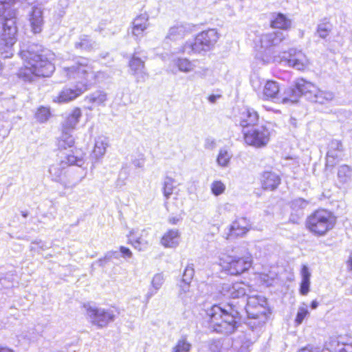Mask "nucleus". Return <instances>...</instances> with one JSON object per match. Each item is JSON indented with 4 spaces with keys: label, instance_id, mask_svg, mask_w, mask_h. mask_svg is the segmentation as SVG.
<instances>
[{
    "label": "nucleus",
    "instance_id": "obj_23",
    "mask_svg": "<svg viewBox=\"0 0 352 352\" xmlns=\"http://www.w3.org/2000/svg\"><path fill=\"white\" fill-rule=\"evenodd\" d=\"M261 182L263 189L274 190L280 184V178L274 172L265 171L262 174Z\"/></svg>",
    "mask_w": 352,
    "mask_h": 352
},
{
    "label": "nucleus",
    "instance_id": "obj_19",
    "mask_svg": "<svg viewBox=\"0 0 352 352\" xmlns=\"http://www.w3.org/2000/svg\"><path fill=\"white\" fill-rule=\"evenodd\" d=\"M194 25L188 23H177L168 30L166 38L177 41L192 32Z\"/></svg>",
    "mask_w": 352,
    "mask_h": 352
},
{
    "label": "nucleus",
    "instance_id": "obj_21",
    "mask_svg": "<svg viewBox=\"0 0 352 352\" xmlns=\"http://www.w3.org/2000/svg\"><path fill=\"white\" fill-rule=\"evenodd\" d=\"M148 21L149 16L146 12L140 14L134 19L132 23V34L136 37V38L143 36L144 32L149 26Z\"/></svg>",
    "mask_w": 352,
    "mask_h": 352
},
{
    "label": "nucleus",
    "instance_id": "obj_44",
    "mask_svg": "<svg viewBox=\"0 0 352 352\" xmlns=\"http://www.w3.org/2000/svg\"><path fill=\"white\" fill-rule=\"evenodd\" d=\"M191 344L187 341L186 338H182L177 341L171 352H189Z\"/></svg>",
    "mask_w": 352,
    "mask_h": 352
},
{
    "label": "nucleus",
    "instance_id": "obj_13",
    "mask_svg": "<svg viewBox=\"0 0 352 352\" xmlns=\"http://www.w3.org/2000/svg\"><path fill=\"white\" fill-rule=\"evenodd\" d=\"M252 228V223L250 219L246 217H239L232 222L229 227V233L226 236V239H229L232 237L243 236Z\"/></svg>",
    "mask_w": 352,
    "mask_h": 352
},
{
    "label": "nucleus",
    "instance_id": "obj_43",
    "mask_svg": "<svg viewBox=\"0 0 352 352\" xmlns=\"http://www.w3.org/2000/svg\"><path fill=\"white\" fill-rule=\"evenodd\" d=\"M332 30V25L329 22L322 23L318 25L316 34L321 38H326Z\"/></svg>",
    "mask_w": 352,
    "mask_h": 352
},
{
    "label": "nucleus",
    "instance_id": "obj_11",
    "mask_svg": "<svg viewBox=\"0 0 352 352\" xmlns=\"http://www.w3.org/2000/svg\"><path fill=\"white\" fill-rule=\"evenodd\" d=\"M270 133L265 126L252 128L244 132L245 143L255 148L265 146L270 141Z\"/></svg>",
    "mask_w": 352,
    "mask_h": 352
},
{
    "label": "nucleus",
    "instance_id": "obj_36",
    "mask_svg": "<svg viewBox=\"0 0 352 352\" xmlns=\"http://www.w3.org/2000/svg\"><path fill=\"white\" fill-rule=\"evenodd\" d=\"M291 25L292 21L281 13L276 14L271 21V26L274 28L288 30Z\"/></svg>",
    "mask_w": 352,
    "mask_h": 352
},
{
    "label": "nucleus",
    "instance_id": "obj_50",
    "mask_svg": "<svg viewBox=\"0 0 352 352\" xmlns=\"http://www.w3.org/2000/svg\"><path fill=\"white\" fill-rule=\"evenodd\" d=\"M16 0H0V16L5 15Z\"/></svg>",
    "mask_w": 352,
    "mask_h": 352
},
{
    "label": "nucleus",
    "instance_id": "obj_39",
    "mask_svg": "<svg viewBox=\"0 0 352 352\" xmlns=\"http://www.w3.org/2000/svg\"><path fill=\"white\" fill-rule=\"evenodd\" d=\"M174 65L184 73H190L194 70L195 65L188 58H179L174 60Z\"/></svg>",
    "mask_w": 352,
    "mask_h": 352
},
{
    "label": "nucleus",
    "instance_id": "obj_3",
    "mask_svg": "<svg viewBox=\"0 0 352 352\" xmlns=\"http://www.w3.org/2000/svg\"><path fill=\"white\" fill-rule=\"evenodd\" d=\"M210 328L212 331L223 334H230L236 329V320L240 318V313L234 306L228 305L222 308L214 305L207 311Z\"/></svg>",
    "mask_w": 352,
    "mask_h": 352
},
{
    "label": "nucleus",
    "instance_id": "obj_30",
    "mask_svg": "<svg viewBox=\"0 0 352 352\" xmlns=\"http://www.w3.org/2000/svg\"><path fill=\"white\" fill-rule=\"evenodd\" d=\"M298 90L296 88V84L294 87H289L285 89L280 97V102L283 104L295 103L300 98Z\"/></svg>",
    "mask_w": 352,
    "mask_h": 352
},
{
    "label": "nucleus",
    "instance_id": "obj_26",
    "mask_svg": "<svg viewBox=\"0 0 352 352\" xmlns=\"http://www.w3.org/2000/svg\"><path fill=\"white\" fill-rule=\"evenodd\" d=\"M81 116V110L79 108L74 109L63 122V131L71 132L74 130L78 123L79 119Z\"/></svg>",
    "mask_w": 352,
    "mask_h": 352
},
{
    "label": "nucleus",
    "instance_id": "obj_59",
    "mask_svg": "<svg viewBox=\"0 0 352 352\" xmlns=\"http://www.w3.org/2000/svg\"><path fill=\"white\" fill-rule=\"evenodd\" d=\"M298 352H319V351L309 347H305L300 349Z\"/></svg>",
    "mask_w": 352,
    "mask_h": 352
},
{
    "label": "nucleus",
    "instance_id": "obj_52",
    "mask_svg": "<svg viewBox=\"0 0 352 352\" xmlns=\"http://www.w3.org/2000/svg\"><path fill=\"white\" fill-rule=\"evenodd\" d=\"M194 273L195 272L192 265H187L184 270L182 280L184 281L185 283H191V280L194 276Z\"/></svg>",
    "mask_w": 352,
    "mask_h": 352
},
{
    "label": "nucleus",
    "instance_id": "obj_35",
    "mask_svg": "<svg viewBox=\"0 0 352 352\" xmlns=\"http://www.w3.org/2000/svg\"><path fill=\"white\" fill-rule=\"evenodd\" d=\"M338 182L342 184H349L352 179V168L348 165L344 164L339 166L337 173Z\"/></svg>",
    "mask_w": 352,
    "mask_h": 352
},
{
    "label": "nucleus",
    "instance_id": "obj_20",
    "mask_svg": "<svg viewBox=\"0 0 352 352\" xmlns=\"http://www.w3.org/2000/svg\"><path fill=\"white\" fill-rule=\"evenodd\" d=\"M342 150V144L340 141L332 140L329 145L327 153L326 166H334L337 160L340 158Z\"/></svg>",
    "mask_w": 352,
    "mask_h": 352
},
{
    "label": "nucleus",
    "instance_id": "obj_12",
    "mask_svg": "<svg viewBox=\"0 0 352 352\" xmlns=\"http://www.w3.org/2000/svg\"><path fill=\"white\" fill-rule=\"evenodd\" d=\"M280 62L297 70H304L309 64L306 55L294 48L289 49L287 54L284 52L280 56Z\"/></svg>",
    "mask_w": 352,
    "mask_h": 352
},
{
    "label": "nucleus",
    "instance_id": "obj_56",
    "mask_svg": "<svg viewBox=\"0 0 352 352\" xmlns=\"http://www.w3.org/2000/svg\"><path fill=\"white\" fill-rule=\"evenodd\" d=\"M204 146L207 149H213L216 146V142L212 138H207Z\"/></svg>",
    "mask_w": 352,
    "mask_h": 352
},
{
    "label": "nucleus",
    "instance_id": "obj_18",
    "mask_svg": "<svg viewBox=\"0 0 352 352\" xmlns=\"http://www.w3.org/2000/svg\"><path fill=\"white\" fill-rule=\"evenodd\" d=\"M129 67L138 82H143L148 79V74L146 72L144 63L140 58L133 55L129 62Z\"/></svg>",
    "mask_w": 352,
    "mask_h": 352
},
{
    "label": "nucleus",
    "instance_id": "obj_27",
    "mask_svg": "<svg viewBox=\"0 0 352 352\" xmlns=\"http://www.w3.org/2000/svg\"><path fill=\"white\" fill-rule=\"evenodd\" d=\"M280 91V87L276 81L268 80L265 83L263 88V97L265 99H274L276 98L280 102V98L277 97Z\"/></svg>",
    "mask_w": 352,
    "mask_h": 352
},
{
    "label": "nucleus",
    "instance_id": "obj_33",
    "mask_svg": "<svg viewBox=\"0 0 352 352\" xmlns=\"http://www.w3.org/2000/svg\"><path fill=\"white\" fill-rule=\"evenodd\" d=\"M165 281L163 273H157L153 276L151 280V286L146 294V298L149 299L162 287Z\"/></svg>",
    "mask_w": 352,
    "mask_h": 352
},
{
    "label": "nucleus",
    "instance_id": "obj_42",
    "mask_svg": "<svg viewBox=\"0 0 352 352\" xmlns=\"http://www.w3.org/2000/svg\"><path fill=\"white\" fill-rule=\"evenodd\" d=\"M308 201L302 198H297L294 199L290 204L292 210L296 212L299 213L298 214H302V210L305 209L307 205Z\"/></svg>",
    "mask_w": 352,
    "mask_h": 352
},
{
    "label": "nucleus",
    "instance_id": "obj_49",
    "mask_svg": "<svg viewBox=\"0 0 352 352\" xmlns=\"http://www.w3.org/2000/svg\"><path fill=\"white\" fill-rule=\"evenodd\" d=\"M226 190L225 184L221 181H214L211 184V190L212 192L215 196H219L223 193Z\"/></svg>",
    "mask_w": 352,
    "mask_h": 352
},
{
    "label": "nucleus",
    "instance_id": "obj_58",
    "mask_svg": "<svg viewBox=\"0 0 352 352\" xmlns=\"http://www.w3.org/2000/svg\"><path fill=\"white\" fill-rule=\"evenodd\" d=\"M221 98V95H214V94H212L210 96H208V101L210 102V103H215L217 100Z\"/></svg>",
    "mask_w": 352,
    "mask_h": 352
},
{
    "label": "nucleus",
    "instance_id": "obj_37",
    "mask_svg": "<svg viewBox=\"0 0 352 352\" xmlns=\"http://www.w3.org/2000/svg\"><path fill=\"white\" fill-rule=\"evenodd\" d=\"M334 98V94L331 91H322L318 87L314 93L311 102L324 104L331 101Z\"/></svg>",
    "mask_w": 352,
    "mask_h": 352
},
{
    "label": "nucleus",
    "instance_id": "obj_53",
    "mask_svg": "<svg viewBox=\"0 0 352 352\" xmlns=\"http://www.w3.org/2000/svg\"><path fill=\"white\" fill-rule=\"evenodd\" d=\"M144 162H145V158L143 155H140L138 158H135L132 160L133 164L136 168L144 167Z\"/></svg>",
    "mask_w": 352,
    "mask_h": 352
},
{
    "label": "nucleus",
    "instance_id": "obj_10",
    "mask_svg": "<svg viewBox=\"0 0 352 352\" xmlns=\"http://www.w3.org/2000/svg\"><path fill=\"white\" fill-rule=\"evenodd\" d=\"M83 307L89 322L98 328H103L115 320L116 314L112 309H104L90 302L84 304Z\"/></svg>",
    "mask_w": 352,
    "mask_h": 352
},
{
    "label": "nucleus",
    "instance_id": "obj_6",
    "mask_svg": "<svg viewBox=\"0 0 352 352\" xmlns=\"http://www.w3.org/2000/svg\"><path fill=\"white\" fill-rule=\"evenodd\" d=\"M246 313L248 316V324L252 329L263 326L268 318L269 309L267 299L262 296H250L248 298Z\"/></svg>",
    "mask_w": 352,
    "mask_h": 352
},
{
    "label": "nucleus",
    "instance_id": "obj_22",
    "mask_svg": "<svg viewBox=\"0 0 352 352\" xmlns=\"http://www.w3.org/2000/svg\"><path fill=\"white\" fill-rule=\"evenodd\" d=\"M134 233V230H131L129 232L128 235L129 243L131 244L135 249L138 250L139 251L144 250L149 244L148 239V230L147 229H143L141 231L140 236L135 239L133 238Z\"/></svg>",
    "mask_w": 352,
    "mask_h": 352
},
{
    "label": "nucleus",
    "instance_id": "obj_45",
    "mask_svg": "<svg viewBox=\"0 0 352 352\" xmlns=\"http://www.w3.org/2000/svg\"><path fill=\"white\" fill-rule=\"evenodd\" d=\"M231 157L232 155L227 150L221 149L217 159V164L222 167H226L228 165Z\"/></svg>",
    "mask_w": 352,
    "mask_h": 352
},
{
    "label": "nucleus",
    "instance_id": "obj_31",
    "mask_svg": "<svg viewBox=\"0 0 352 352\" xmlns=\"http://www.w3.org/2000/svg\"><path fill=\"white\" fill-rule=\"evenodd\" d=\"M179 297L185 302L189 303L195 300L193 292L190 289V283L181 280L179 285Z\"/></svg>",
    "mask_w": 352,
    "mask_h": 352
},
{
    "label": "nucleus",
    "instance_id": "obj_47",
    "mask_svg": "<svg viewBox=\"0 0 352 352\" xmlns=\"http://www.w3.org/2000/svg\"><path fill=\"white\" fill-rule=\"evenodd\" d=\"M50 116V111L48 108L41 107L38 109L35 117L40 122H46Z\"/></svg>",
    "mask_w": 352,
    "mask_h": 352
},
{
    "label": "nucleus",
    "instance_id": "obj_61",
    "mask_svg": "<svg viewBox=\"0 0 352 352\" xmlns=\"http://www.w3.org/2000/svg\"><path fill=\"white\" fill-rule=\"evenodd\" d=\"M178 221V219H175V218H172V219H169V222L172 224H176Z\"/></svg>",
    "mask_w": 352,
    "mask_h": 352
},
{
    "label": "nucleus",
    "instance_id": "obj_62",
    "mask_svg": "<svg viewBox=\"0 0 352 352\" xmlns=\"http://www.w3.org/2000/svg\"><path fill=\"white\" fill-rule=\"evenodd\" d=\"M0 352H13V351L10 350L9 349L2 348V349H0Z\"/></svg>",
    "mask_w": 352,
    "mask_h": 352
},
{
    "label": "nucleus",
    "instance_id": "obj_25",
    "mask_svg": "<svg viewBox=\"0 0 352 352\" xmlns=\"http://www.w3.org/2000/svg\"><path fill=\"white\" fill-rule=\"evenodd\" d=\"M180 232L177 229L167 231L161 239V244L164 248H174L179 243Z\"/></svg>",
    "mask_w": 352,
    "mask_h": 352
},
{
    "label": "nucleus",
    "instance_id": "obj_4",
    "mask_svg": "<svg viewBox=\"0 0 352 352\" xmlns=\"http://www.w3.org/2000/svg\"><path fill=\"white\" fill-rule=\"evenodd\" d=\"M63 74L68 80H78V85H86V90L93 85L96 77L89 60L84 57L77 58L72 66L64 67Z\"/></svg>",
    "mask_w": 352,
    "mask_h": 352
},
{
    "label": "nucleus",
    "instance_id": "obj_54",
    "mask_svg": "<svg viewBox=\"0 0 352 352\" xmlns=\"http://www.w3.org/2000/svg\"><path fill=\"white\" fill-rule=\"evenodd\" d=\"M120 253L122 254V257H124V258H130L133 256V253L130 250V249L128 248H126L124 246H120Z\"/></svg>",
    "mask_w": 352,
    "mask_h": 352
},
{
    "label": "nucleus",
    "instance_id": "obj_46",
    "mask_svg": "<svg viewBox=\"0 0 352 352\" xmlns=\"http://www.w3.org/2000/svg\"><path fill=\"white\" fill-rule=\"evenodd\" d=\"M174 181L170 177H166L163 183V193L166 199L173 194Z\"/></svg>",
    "mask_w": 352,
    "mask_h": 352
},
{
    "label": "nucleus",
    "instance_id": "obj_8",
    "mask_svg": "<svg viewBox=\"0 0 352 352\" xmlns=\"http://www.w3.org/2000/svg\"><path fill=\"white\" fill-rule=\"evenodd\" d=\"M218 39L219 34L215 29L203 31L197 35L193 42H186L182 52L191 55L209 51L214 47Z\"/></svg>",
    "mask_w": 352,
    "mask_h": 352
},
{
    "label": "nucleus",
    "instance_id": "obj_40",
    "mask_svg": "<svg viewBox=\"0 0 352 352\" xmlns=\"http://www.w3.org/2000/svg\"><path fill=\"white\" fill-rule=\"evenodd\" d=\"M329 352H352V343L345 344L337 341H332L329 343ZM323 352H326L324 351Z\"/></svg>",
    "mask_w": 352,
    "mask_h": 352
},
{
    "label": "nucleus",
    "instance_id": "obj_16",
    "mask_svg": "<svg viewBox=\"0 0 352 352\" xmlns=\"http://www.w3.org/2000/svg\"><path fill=\"white\" fill-rule=\"evenodd\" d=\"M286 38V36L280 31H274L263 34L260 36L261 47L264 50L278 46Z\"/></svg>",
    "mask_w": 352,
    "mask_h": 352
},
{
    "label": "nucleus",
    "instance_id": "obj_28",
    "mask_svg": "<svg viewBox=\"0 0 352 352\" xmlns=\"http://www.w3.org/2000/svg\"><path fill=\"white\" fill-rule=\"evenodd\" d=\"M109 146L108 138L104 136H99L96 138L94 148L93 150V156L96 159L102 157L106 153L107 148Z\"/></svg>",
    "mask_w": 352,
    "mask_h": 352
},
{
    "label": "nucleus",
    "instance_id": "obj_38",
    "mask_svg": "<svg viewBox=\"0 0 352 352\" xmlns=\"http://www.w3.org/2000/svg\"><path fill=\"white\" fill-rule=\"evenodd\" d=\"M74 139L69 131H63L61 136L58 139L57 146L58 149L63 150L73 146Z\"/></svg>",
    "mask_w": 352,
    "mask_h": 352
},
{
    "label": "nucleus",
    "instance_id": "obj_57",
    "mask_svg": "<svg viewBox=\"0 0 352 352\" xmlns=\"http://www.w3.org/2000/svg\"><path fill=\"white\" fill-rule=\"evenodd\" d=\"M208 72L209 69L208 68L203 67L201 68L199 71H197L195 74L200 78H204L207 76Z\"/></svg>",
    "mask_w": 352,
    "mask_h": 352
},
{
    "label": "nucleus",
    "instance_id": "obj_29",
    "mask_svg": "<svg viewBox=\"0 0 352 352\" xmlns=\"http://www.w3.org/2000/svg\"><path fill=\"white\" fill-rule=\"evenodd\" d=\"M107 100V95L101 91H96L85 98V102L89 104L87 108L92 109L95 105L102 104Z\"/></svg>",
    "mask_w": 352,
    "mask_h": 352
},
{
    "label": "nucleus",
    "instance_id": "obj_5",
    "mask_svg": "<svg viewBox=\"0 0 352 352\" xmlns=\"http://www.w3.org/2000/svg\"><path fill=\"white\" fill-rule=\"evenodd\" d=\"M234 255L221 258L223 268L231 275H239L250 268L252 256L245 247L236 248Z\"/></svg>",
    "mask_w": 352,
    "mask_h": 352
},
{
    "label": "nucleus",
    "instance_id": "obj_48",
    "mask_svg": "<svg viewBox=\"0 0 352 352\" xmlns=\"http://www.w3.org/2000/svg\"><path fill=\"white\" fill-rule=\"evenodd\" d=\"M309 313L307 307L306 306L305 304H303L302 306L299 307L298 309V312H297L296 317L295 319V322L296 323V324H298V325L300 324L302 322L305 318L307 315H309Z\"/></svg>",
    "mask_w": 352,
    "mask_h": 352
},
{
    "label": "nucleus",
    "instance_id": "obj_15",
    "mask_svg": "<svg viewBox=\"0 0 352 352\" xmlns=\"http://www.w3.org/2000/svg\"><path fill=\"white\" fill-rule=\"evenodd\" d=\"M249 289L244 283H224L221 286V293L226 297L238 298L246 295Z\"/></svg>",
    "mask_w": 352,
    "mask_h": 352
},
{
    "label": "nucleus",
    "instance_id": "obj_41",
    "mask_svg": "<svg viewBox=\"0 0 352 352\" xmlns=\"http://www.w3.org/2000/svg\"><path fill=\"white\" fill-rule=\"evenodd\" d=\"M96 46V43L92 41L91 39L87 36H82L80 38L79 42L75 43L76 49H81L83 50H91Z\"/></svg>",
    "mask_w": 352,
    "mask_h": 352
},
{
    "label": "nucleus",
    "instance_id": "obj_14",
    "mask_svg": "<svg viewBox=\"0 0 352 352\" xmlns=\"http://www.w3.org/2000/svg\"><path fill=\"white\" fill-rule=\"evenodd\" d=\"M86 91V85H76L74 88L65 87L53 98V101L58 103L68 102L76 99Z\"/></svg>",
    "mask_w": 352,
    "mask_h": 352
},
{
    "label": "nucleus",
    "instance_id": "obj_24",
    "mask_svg": "<svg viewBox=\"0 0 352 352\" xmlns=\"http://www.w3.org/2000/svg\"><path fill=\"white\" fill-rule=\"evenodd\" d=\"M296 88L299 91L300 97L304 96L309 100L311 101L314 93L316 91L317 87L303 78H300L296 80Z\"/></svg>",
    "mask_w": 352,
    "mask_h": 352
},
{
    "label": "nucleus",
    "instance_id": "obj_9",
    "mask_svg": "<svg viewBox=\"0 0 352 352\" xmlns=\"http://www.w3.org/2000/svg\"><path fill=\"white\" fill-rule=\"evenodd\" d=\"M334 223L335 219L329 212L318 210L308 217L307 227L311 232L321 236L331 230Z\"/></svg>",
    "mask_w": 352,
    "mask_h": 352
},
{
    "label": "nucleus",
    "instance_id": "obj_2",
    "mask_svg": "<svg viewBox=\"0 0 352 352\" xmlns=\"http://www.w3.org/2000/svg\"><path fill=\"white\" fill-rule=\"evenodd\" d=\"M82 163V157L67 155L64 159L49 166V177L52 181L60 184L65 190H72L85 179L86 173L77 176L74 171L67 170V167L74 164L81 166Z\"/></svg>",
    "mask_w": 352,
    "mask_h": 352
},
{
    "label": "nucleus",
    "instance_id": "obj_7",
    "mask_svg": "<svg viewBox=\"0 0 352 352\" xmlns=\"http://www.w3.org/2000/svg\"><path fill=\"white\" fill-rule=\"evenodd\" d=\"M16 10H10L4 15V22L0 25V47L8 49L5 50L7 54L5 57H10L12 55L10 50L16 41Z\"/></svg>",
    "mask_w": 352,
    "mask_h": 352
},
{
    "label": "nucleus",
    "instance_id": "obj_63",
    "mask_svg": "<svg viewBox=\"0 0 352 352\" xmlns=\"http://www.w3.org/2000/svg\"><path fill=\"white\" fill-rule=\"evenodd\" d=\"M21 215L23 217H27L28 215V212L27 211H22L21 212Z\"/></svg>",
    "mask_w": 352,
    "mask_h": 352
},
{
    "label": "nucleus",
    "instance_id": "obj_17",
    "mask_svg": "<svg viewBox=\"0 0 352 352\" xmlns=\"http://www.w3.org/2000/svg\"><path fill=\"white\" fill-rule=\"evenodd\" d=\"M43 14V8L40 6H34L28 15L30 25L34 34L40 33L43 30L44 24Z\"/></svg>",
    "mask_w": 352,
    "mask_h": 352
},
{
    "label": "nucleus",
    "instance_id": "obj_55",
    "mask_svg": "<svg viewBox=\"0 0 352 352\" xmlns=\"http://www.w3.org/2000/svg\"><path fill=\"white\" fill-rule=\"evenodd\" d=\"M94 74L96 75V77L94 79L93 85L97 82L102 80L103 79H104L106 78L105 73L103 72H101V71H98L96 72H94Z\"/></svg>",
    "mask_w": 352,
    "mask_h": 352
},
{
    "label": "nucleus",
    "instance_id": "obj_32",
    "mask_svg": "<svg viewBox=\"0 0 352 352\" xmlns=\"http://www.w3.org/2000/svg\"><path fill=\"white\" fill-rule=\"evenodd\" d=\"M301 274V283L300 287V294L302 296H306L309 292L310 288V278L311 273L307 265H303L300 272Z\"/></svg>",
    "mask_w": 352,
    "mask_h": 352
},
{
    "label": "nucleus",
    "instance_id": "obj_60",
    "mask_svg": "<svg viewBox=\"0 0 352 352\" xmlns=\"http://www.w3.org/2000/svg\"><path fill=\"white\" fill-rule=\"evenodd\" d=\"M318 302L316 301V300H313L311 302V307L313 309H315L318 307Z\"/></svg>",
    "mask_w": 352,
    "mask_h": 352
},
{
    "label": "nucleus",
    "instance_id": "obj_34",
    "mask_svg": "<svg viewBox=\"0 0 352 352\" xmlns=\"http://www.w3.org/2000/svg\"><path fill=\"white\" fill-rule=\"evenodd\" d=\"M241 125L243 127L254 125L258 120L257 112L253 109H246L241 113Z\"/></svg>",
    "mask_w": 352,
    "mask_h": 352
},
{
    "label": "nucleus",
    "instance_id": "obj_51",
    "mask_svg": "<svg viewBox=\"0 0 352 352\" xmlns=\"http://www.w3.org/2000/svg\"><path fill=\"white\" fill-rule=\"evenodd\" d=\"M112 258H118V254L116 251L108 252L103 258H101L98 261V263L100 266L103 267Z\"/></svg>",
    "mask_w": 352,
    "mask_h": 352
},
{
    "label": "nucleus",
    "instance_id": "obj_1",
    "mask_svg": "<svg viewBox=\"0 0 352 352\" xmlns=\"http://www.w3.org/2000/svg\"><path fill=\"white\" fill-rule=\"evenodd\" d=\"M24 67L19 72V78L25 81H34L37 77H49L55 70L52 61L54 54L37 44H32L27 50L20 52Z\"/></svg>",
    "mask_w": 352,
    "mask_h": 352
}]
</instances>
